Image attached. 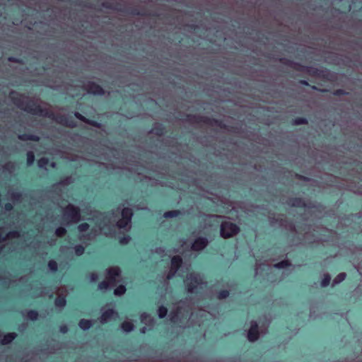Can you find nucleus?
<instances>
[{
  "label": "nucleus",
  "instance_id": "nucleus-10",
  "mask_svg": "<svg viewBox=\"0 0 362 362\" xmlns=\"http://www.w3.org/2000/svg\"><path fill=\"white\" fill-rule=\"evenodd\" d=\"M279 62L281 64H285L297 71H304V70H305V66H303L297 62H293L288 59L281 58V59H279Z\"/></svg>",
  "mask_w": 362,
  "mask_h": 362
},
{
  "label": "nucleus",
  "instance_id": "nucleus-55",
  "mask_svg": "<svg viewBox=\"0 0 362 362\" xmlns=\"http://www.w3.org/2000/svg\"><path fill=\"white\" fill-rule=\"evenodd\" d=\"M4 208L6 211H11L13 209V205L11 203H7L5 204Z\"/></svg>",
  "mask_w": 362,
  "mask_h": 362
},
{
  "label": "nucleus",
  "instance_id": "nucleus-18",
  "mask_svg": "<svg viewBox=\"0 0 362 362\" xmlns=\"http://www.w3.org/2000/svg\"><path fill=\"white\" fill-rule=\"evenodd\" d=\"M16 337L17 334L15 332H11L6 334H3L1 345H7L10 344Z\"/></svg>",
  "mask_w": 362,
  "mask_h": 362
},
{
  "label": "nucleus",
  "instance_id": "nucleus-22",
  "mask_svg": "<svg viewBox=\"0 0 362 362\" xmlns=\"http://www.w3.org/2000/svg\"><path fill=\"white\" fill-rule=\"evenodd\" d=\"M11 199L13 202H21L23 199V195L21 192H9Z\"/></svg>",
  "mask_w": 362,
  "mask_h": 362
},
{
  "label": "nucleus",
  "instance_id": "nucleus-52",
  "mask_svg": "<svg viewBox=\"0 0 362 362\" xmlns=\"http://www.w3.org/2000/svg\"><path fill=\"white\" fill-rule=\"evenodd\" d=\"M130 240V237H124L123 238H122L120 240H119V243L121 244H127L129 243V241Z\"/></svg>",
  "mask_w": 362,
  "mask_h": 362
},
{
  "label": "nucleus",
  "instance_id": "nucleus-51",
  "mask_svg": "<svg viewBox=\"0 0 362 362\" xmlns=\"http://www.w3.org/2000/svg\"><path fill=\"white\" fill-rule=\"evenodd\" d=\"M90 279L91 281L94 282L98 280V276L96 273H91Z\"/></svg>",
  "mask_w": 362,
  "mask_h": 362
},
{
  "label": "nucleus",
  "instance_id": "nucleus-63",
  "mask_svg": "<svg viewBox=\"0 0 362 362\" xmlns=\"http://www.w3.org/2000/svg\"><path fill=\"white\" fill-rule=\"evenodd\" d=\"M320 91L321 92H326L327 91L326 89H319Z\"/></svg>",
  "mask_w": 362,
  "mask_h": 362
},
{
  "label": "nucleus",
  "instance_id": "nucleus-45",
  "mask_svg": "<svg viewBox=\"0 0 362 362\" xmlns=\"http://www.w3.org/2000/svg\"><path fill=\"white\" fill-rule=\"evenodd\" d=\"M48 267L52 271L55 272L57 270V264L53 260L49 262Z\"/></svg>",
  "mask_w": 362,
  "mask_h": 362
},
{
  "label": "nucleus",
  "instance_id": "nucleus-29",
  "mask_svg": "<svg viewBox=\"0 0 362 362\" xmlns=\"http://www.w3.org/2000/svg\"><path fill=\"white\" fill-rule=\"evenodd\" d=\"M131 221L126 219V218H121L119 219L117 223V226L119 228H125L128 224L130 223Z\"/></svg>",
  "mask_w": 362,
  "mask_h": 362
},
{
  "label": "nucleus",
  "instance_id": "nucleus-38",
  "mask_svg": "<svg viewBox=\"0 0 362 362\" xmlns=\"http://www.w3.org/2000/svg\"><path fill=\"white\" fill-rule=\"evenodd\" d=\"M38 313L36 311L30 310L28 313V317L31 320H35L37 319Z\"/></svg>",
  "mask_w": 362,
  "mask_h": 362
},
{
  "label": "nucleus",
  "instance_id": "nucleus-48",
  "mask_svg": "<svg viewBox=\"0 0 362 362\" xmlns=\"http://www.w3.org/2000/svg\"><path fill=\"white\" fill-rule=\"evenodd\" d=\"M86 124H88L90 125H92L93 127H95L97 128H100L101 127V124L95 121H93V120H90L88 119V120L86 121Z\"/></svg>",
  "mask_w": 362,
  "mask_h": 362
},
{
  "label": "nucleus",
  "instance_id": "nucleus-50",
  "mask_svg": "<svg viewBox=\"0 0 362 362\" xmlns=\"http://www.w3.org/2000/svg\"><path fill=\"white\" fill-rule=\"evenodd\" d=\"M176 272H177V271L173 270V269H172V268H170V269L167 275V279H171L173 276H174V275L175 274Z\"/></svg>",
  "mask_w": 362,
  "mask_h": 362
},
{
  "label": "nucleus",
  "instance_id": "nucleus-7",
  "mask_svg": "<svg viewBox=\"0 0 362 362\" xmlns=\"http://www.w3.org/2000/svg\"><path fill=\"white\" fill-rule=\"evenodd\" d=\"M107 273L106 279L111 286H114L121 281V270L119 267H110L107 269Z\"/></svg>",
  "mask_w": 362,
  "mask_h": 362
},
{
  "label": "nucleus",
  "instance_id": "nucleus-17",
  "mask_svg": "<svg viewBox=\"0 0 362 362\" xmlns=\"http://www.w3.org/2000/svg\"><path fill=\"white\" fill-rule=\"evenodd\" d=\"M114 314L115 311L112 309L105 310L100 316V322L103 324L107 322L112 317Z\"/></svg>",
  "mask_w": 362,
  "mask_h": 362
},
{
  "label": "nucleus",
  "instance_id": "nucleus-62",
  "mask_svg": "<svg viewBox=\"0 0 362 362\" xmlns=\"http://www.w3.org/2000/svg\"><path fill=\"white\" fill-rule=\"evenodd\" d=\"M312 89L313 90H319L315 86H312Z\"/></svg>",
  "mask_w": 362,
  "mask_h": 362
},
{
  "label": "nucleus",
  "instance_id": "nucleus-31",
  "mask_svg": "<svg viewBox=\"0 0 362 362\" xmlns=\"http://www.w3.org/2000/svg\"><path fill=\"white\" fill-rule=\"evenodd\" d=\"M35 160V155L33 151H28L27 153V165L28 166H30L33 164V162Z\"/></svg>",
  "mask_w": 362,
  "mask_h": 362
},
{
  "label": "nucleus",
  "instance_id": "nucleus-39",
  "mask_svg": "<svg viewBox=\"0 0 362 362\" xmlns=\"http://www.w3.org/2000/svg\"><path fill=\"white\" fill-rule=\"evenodd\" d=\"M308 120L305 118H297L293 121V124L295 125H300V124H307Z\"/></svg>",
  "mask_w": 362,
  "mask_h": 362
},
{
  "label": "nucleus",
  "instance_id": "nucleus-14",
  "mask_svg": "<svg viewBox=\"0 0 362 362\" xmlns=\"http://www.w3.org/2000/svg\"><path fill=\"white\" fill-rule=\"evenodd\" d=\"M204 124H208L211 127H219L220 128H223L227 130H230L229 128L223 124L221 122L216 120L215 119H211L209 117H205Z\"/></svg>",
  "mask_w": 362,
  "mask_h": 362
},
{
  "label": "nucleus",
  "instance_id": "nucleus-4",
  "mask_svg": "<svg viewBox=\"0 0 362 362\" xmlns=\"http://www.w3.org/2000/svg\"><path fill=\"white\" fill-rule=\"evenodd\" d=\"M240 232L239 227L228 221L222 222L221 224L220 234L225 239L232 238Z\"/></svg>",
  "mask_w": 362,
  "mask_h": 362
},
{
  "label": "nucleus",
  "instance_id": "nucleus-21",
  "mask_svg": "<svg viewBox=\"0 0 362 362\" xmlns=\"http://www.w3.org/2000/svg\"><path fill=\"white\" fill-rule=\"evenodd\" d=\"M18 138L21 141H38L40 140V137L35 135L32 134H20L18 136Z\"/></svg>",
  "mask_w": 362,
  "mask_h": 362
},
{
  "label": "nucleus",
  "instance_id": "nucleus-40",
  "mask_svg": "<svg viewBox=\"0 0 362 362\" xmlns=\"http://www.w3.org/2000/svg\"><path fill=\"white\" fill-rule=\"evenodd\" d=\"M84 250H85L84 247L82 245H76L74 247L75 253L78 256H80L82 254H83Z\"/></svg>",
  "mask_w": 362,
  "mask_h": 362
},
{
  "label": "nucleus",
  "instance_id": "nucleus-26",
  "mask_svg": "<svg viewBox=\"0 0 362 362\" xmlns=\"http://www.w3.org/2000/svg\"><path fill=\"white\" fill-rule=\"evenodd\" d=\"M181 214V211L179 210L168 211L164 213L163 216L166 218L176 217Z\"/></svg>",
  "mask_w": 362,
  "mask_h": 362
},
{
  "label": "nucleus",
  "instance_id": "nucleus-61",
  "mask_svg": "<svg viewBox=\"0 0 362 362\" xmlns=\"http://www.w3.org/2000/svg\"><path fill=\"white\" fill-rule=\"evenodd\" d=\"M146 327H143V328L141 329V332L142 333H145V332H146Z\"/></svg>",
  "mask_w": 362,
  "mask_h": 362
},
{
  "label": "nucleus",
  "instance_id": "nucleus-8",
  "mask_svg": "<svg viewBox=\"0 0 362 362\" xmlns=\"http://www.w3.org/2000/svg\"><path fill=\"white\" fill-rule=\"evenodd\" d=\"M259 338L258 325L257 322L252 321L250 328L247 332V339L250 341L254 342Z\"/></svg>",
  "mask_w": 362,
  "mask_h": 362
},
{
  "label": "nucleus",
  "instance_id": "nucleus-59",
  "mask_svg": "<svg viewBox=\"0 0 362 362\" xmlns=\"http://www.w3.org/2000/svg\"><path fill=\"white\" fill-rule=\"evenodd\" d=\"M50 165H51L52 168H54L56 167L57 164H56L55 162H52V163H51Z\"/></svg>",
  "mask_w": 362,
  "mask_h": 362
},
{
  "label": "nucleus",
  "instance_id": "nucleus-35",
  "mask_svg": "<svg viewBox=\"0 0 362 362\" xmlns=\"http://www.w3.org/2000/svg\"><path fill=\"white\" fill-rule=\"evenodd\" d=\"M158 316L160 318H163L166 316L168 310L164 306H160L158 310Z\"/></svg>",
  "mask_w": 362,
  "mask_h": 362
},
{
  "label": "nucleus",
  "instance_id": "nucleus-24",
  "mask_svg": "<svg viewBox=\"0 0 362 362\" xmlns=\"http://www.w3.org/2000/svg\"><path fill=\"white\" fill-rule=\"evenodd\" d=\"M78 325L82 329L86 330L91 327L92 323L90 320L82 319L79 321Z\"/></svg>",
  "mask_w": 362,
  "mask_h": 362
},
{
  "label": "nucleus",
  "instance_id": "nucleus-53",
  "mask_svg": "<svg viewBox=\"0 0 362 362\" xmlns=\"http://www.w3.org/2000/svg\"><path fill=\"white\" fill-rule=\"evenodd\" d=\"M346 92L342 89H338L334 92V95H344Z\"/></svg>",
  "mask_w": 362,
  "mask_h": 362
},
{
  "label": "nucleus",
  "instance_id": "nucleus-25",
  "mask_svg": "<svg viewBox=\"0 0 362 362\" xmlns=\"http://www.w3.org/2000/svg\"><path fill=\"white\" fill-rule=\"evenodd\" d=\"M4 170L13 173L16 170V164L13 162H8L3 166Z\"/></svg>",
  "mask_w": 362,
  "mask_h": 362
},
{
  "label": "nucleus",
  "instance_id": "nucleus-33",
  "mask_svg": "<svg viewBox=\"0 0 362 362\" xmlns=\"http://www.w3.org/2000/svg\"><path fill=\"white\" fill-rule=\"evenodd\" d=\"M49 159L47 158H42L37 161V165L40 168H45V166L48 164Z\"/></svg>",
  "mask_w": 362,
  "mask_h": 362
},
{
  "label": "nucleus",
  "instance_id": "nucleus-16",
  "mask_svg": "<svg viewBox=\"0 0 362 362\" xmlns=\"http://www.w3.org/2000/svg\"><path fill=\"white\" fill-rule=\"evenodd\" d=\"M50 119L52 120H55L57 122H58L61 124L66 125L69 127H75V125L74 124V122H69L66 117L64 115H60V116H57V117L54 115V118H50Z\"/></svg>",
  "mask_w": 362,
  "mask_h": 362
},
{
  "label": "nucleus",
  "instance_id": "nucleus-56",
  "mask_svg": "<svg viewBox=\"0 0 362 362\" xmlns=\"http://www.w3.org/2000/svg\"><path fill=\"white\" fill-rule=\"evenodd\" d=\"M8 61H10V62H18V63H21V60L17 59H16V58H14V57H9V58H8Z\"/></svg>",
  "mask_w": 362,
  "mask_h": 362
},
{
  "label": "nucleus",
  "instance_id": "nucleus-58",
  "mask_svg": "<svg viewBox=\"0 0 362 362\" xmlns=\"http://www.w3.org/2000/svg\"><path fill=\"white\" fill-rule=\"evenodd\" d=\"M299 83H300V84L305 85V86H308V85H309V84H308V81H306L305 80H300V81H299Z\"/></svg>",
  "mask_w": 362,
  "mask_h": 362
},
{
  "label": "nucleus",
  "instance_id": "nucleus-64",
  "mask_svg": "<svg viewBox=\"0 0 362 362\" xmlns=\"http://www.w3.org/2000/svg\"><path fill=\"white\" fill-rule=\"evenodd\" d=\"M255 274H256V275L257 274V268H256Z\"/></svg>",
  "mask_w": 362,
  "mask_h": 362
},
{
  "label": "nucleus",
  "instance_id": "nucleus-47",
  "mask_svg": "<svg viewBox=\"0 0 362 362\" xmlns=\"http://www.w3.org/2000/svg\"><path fill=\"white\" fill-rule=\"evenodd\" d=\"M74 115H75V117H76L77 119H80L81 121H82V122H83L86 123V121L88 120V119H86L85 117H83V116L82 115H81L79 112H74Z\"/></svg>",
  "mask_w": 362,
  "mask_h": 362
},
{
  "label": "nucleus",
  "instance_id": "nucleus-34",
  "mask_svg": "<svg viewBox=\"0 0 362 362\" xmlns=\"http://www.w3.org/2000/svg\"><path fill=\"white\" fill-rule=\"evenodd\" d=\"M66 233V230L63 227H59L56 229L55 234L57 237L62 238Z\"/></svg>",
  "mask_w": 362,
  "mask_h": 362
},
{
  "label": "nucleus",
  "instance_id": "nucleus-9",
  "mask_svg": "<svg viewBox=\"0 0 362 362\" xmlns=\"http://www.w3.org/2000/svg\"><path fill=\"white\" fill-rule=\"evenodd\" d=\"M269 223L271 225H274L276 223H279L280 226H284L286 228H289L291 230H295V226L293 223L288 222L286 219L283 218H275L273 216H269Z\"/></svg>",
  "mask_w": 362,
  "mask_h": 362
},
{
  "label": "nucleus",
  "instance_id": "nucleus-1",
  "mask_svg": "<svg viewBox=\"0 0 362 362\" xmlns=\"http://www.w3.org/2000/svg\"><path fill=\"white\" fill-rule=\"evenodd\" d=\"M50 107L51 105L49 103L40 98L30 97L25 112L32 115L54 118V114L49 110Z\"/></svg>",
  "mask_w": 362,
  "mask_h": 362
},
{
  "label": "nucleus",
  "instance_id": "nucleus-57",
  "mask_svg": "<svg viewBox=\"0 0 362 362\" xmlns=\"http://www.w3.org/2000/svg\"><path fill=\"white\" fill-rule=\"evenodd\" d=\"M60 331L62 333H66L68 331V328L66 326H62V327H60Z\"/></svg>",
  "mask_w": 362,
  "mask_h": 362
},
{
  "label": "nucleus",
  "instance_id": "nucleus-43",
  "mask_svg": "<svg viewBox=\"0 0 362 362\" xmlns=\"http://www.w3.org/2000/svg\"><path fill=\"white\" fill-rule=\"evenodd\" d=\"M330 281V276L329 274H325L324 279H322L321 282V286L325 287L327 286Z\"/></svg>",
  "mask_w": 362,
  "mask_h": 362
},
{
  "label": "nucleus",
  "instance_id": "nucleus-28",
  "mask_svg": "<svg viewBox=\"0 0 362 362\" xmlns=\"http://www.w3.org/2000/svg\"><path fill=\"white\" fill-rule=\"evenodd\" d=\"M126 292V288L123 285L119 286L117 288H116L114 291V294L117 296H121L124 295Z\"/></svg>",
  "mask_w": 362,
  "mask_h": 362
},
{
  "label": "nucleus",
  "instance_id": "nucleus-41",
  "mask_svg": "<svg viewBox=\"0 0 362 362\" xmlns=\"http://www.w3.org/2000/svg\"><path fill=\"white\" fill-rule=\"evenodd\" d=\"M72 182H73L72 177H67L65 179L61 180L59 182V185L65 186V185H68L71 184Z\"/></svg>",
  "mask_w": 362,
  "mask_h": 362
},
{
  "label": "nucleus",
  "instance_id": "nucleus-36",
  "mask_svg": "<svg viewBox=\"0 0 362 362\" xmlns=\"http://www.w3.org/2000/svg\"><path fill=\"white\" fill-rule=\"evenodd\" d=\"M111 286L110 283L107 281H103L98 284V288L100 290H107L109 286Z\"/></svg>",
  "mask_w": 362,
  "mask_h": 362
},
{
  "label": "nucleus",
  "instance_id": "nucleus-54",
  "mask_svg": "<svg viewBox=\"0 0 362 362\" xmlns=\"http://www.w3.org/2000/svg\"><path fill=\"white\" fill-rule=\"evenodd\" d=\"M198 27L197 25H186L185 29L187 30H195Z\"/></svg>",
  "mask_w": 362,
  "mask_h": 362
},
{
  "label": "nucleus",
  "instance_id": "nucleus-3",
  "mask_svg": "<svg viewBox=\"0 0 362 362\" xmlns=\"http://www.w3.org/2000/svg\"><path fill=\"white\" fill-rule=\"evenodd\" d=\"M63 218L67 224L78 223L81 220L80 209L73 204H69L64 209Z\"/></svg>",
  "mask_w": 362,
  "mask_h": 362
},
{
  "label": "nucleus",
  "instance_id": "nucleus-32",
  "mask_svg": "<svg viewBox=\"0 0 362 362\" xmlns=\"http://www.w3.org/2000/svg\"><path fill=\"white\" fill-rule=\"evenodd\" d=\"M151 132L156 134V135H158V136H161L164 133V131H163V128L159 125V126H157L156 127H154L151 131Z\"/></svg>",
  "mask_w": 362,
  "mask_h": 362
},
{
  "label": "nucleus",
  "instance_id": "nucleus-15",
  "mask_svg": "<svg viewBox=\"0 0 362 362\" xmlns=\"http://www.w3.org/2000/svg\"><path fill=\"white\" fill-rule=\"evenodd\" d=\"M287 204L291 207L307 206V204L301 198H291L287 201Z\"/></svg>",
  "mask_w": 362,
  "mask_h": 362
},
{
  "label": "nucleus",
  "instance_id": "nucleus-46",
  "mask_svg": "<svg viewBox=\"0 0 362 362\" xmlns=\"http://www.w3.org/2000/svg\"><path fill=\"white\" fill-rule=\"evenodd\" d=\"M103 6L107 8H112V9H118V10L119 9L113 3H111V2L103 3Z\"/></svg>",
  "mask_w": 362,
  "mask_h": 362
},
{
  "label": "nucleus",
  "instance_id": "nucleus-2",
  "mask_svg": "<svg viewBox=\"0 0 362 362\" xmlns=\"http://www.w3.org/2000/svg\"><path fill=\"white\" fill-rule=\"evenodd\" d=\"M303 72L308 73L310 76L321 78L327 81H335L337 80V74L332 73L326 69H319L312 66H305Z\"/></svg>",
  "mask_w": 362,
  "mask_h": 362
},
{
  "label": "nucleus",
  "instance_id": "nucleus-5",
  "mask_svg": "<svg viewBox=\"0 0 362 362\" xmlns=\"http://www.w3.org/2000/svg\"><path fill=\"white\" fill-rule=\"evenodd\" d=\"M203 284L200 275L196 273H190L186 276L185 284L188 293L194 292L195 289Z\"/></svg>",
  "mask_w": 362,
  "mask_h": 362
},
{
  "label": "nucleus",
  "instance_id": "nucleus-27",
  "mask_svg": "<svg viewBox=\"0 0 362 362\" xmlns=\"http://www.w3.org/2000/svg\"><path fill=\"white\" fill-rule=\"evenodd\" d=\"M122 329L126 332H129L134 329V325L129 322H124L121 325Z\"/></svg>",
  "mask_w": 362,
  "mask_h": 362
},
{
  "label": "nucleus",
  "instance_id": "nucleus-12",
  "mask_svg": "<svg viewBox=\"0 0 362 362\" xmlns=\"http://www.w3.org/2000/svg\"><path fill=\"white\" fill-rule=\"evenodd\" d=\"M87 88L88 92L93 95H103L105 93L103 88L95 83L88 84Z\"/></svg>",
  "mask_w": 362,
  "mask_h": 362
},
{
  "label": "nucleus",
  "instance_id": "nucleus-11",
  "mask_svg": "<svg viewBox=\"0 0 362 362\" xmlns=\"http://www.w3.org/2000/svg\"><path fill=\"white\" fill-rule=\"evenodd\" d=\"M208 244V240L204 238H197L192 245V249L195 251L203 250Z\"/></svg>",
  "mask_w": 362,
  "mask_h": 362
},
{
  "label": "nucleus",
  "instance_id": "nucleus-13",
  "mask_svg": "<svg viewBox=\"0 0 362 362\" xmlns=\"http://www.w3.org/2000/svg\"><path fill=\"white\" fill-rule=\"evenodd\" d=\"M191 124H201L204 123L205 117L200 115H188L186 116V119H184Z\"/></svg>",
  "mask_w": 362,
  "mask_h": 362
},
{
  "label": "nucleus",
  "instance_id": "nucleus-60",
  "mask_svg": "<svg viewBox=\"0 0 362 362\" xmlns=\"http://www.w3.org/2000/svg\"><path fill=\"white\" fill-rule=\"evenodd\" d=\"M2 339H3V333H1L0 332V344L1 345V341H2Z\"/></svg>",
  "mask_w": 362,
  "mask_h": 362
},
{
  "label": "nucleus",
  "instance_id": "nucleus-44",
  "mask_svg": "<svg viewBox=\"0 0 362 362\" xmlns=\"http://www.w3.org/2000/svg\"><path fill=\"white\" fill-rule=\"evenodd\" d=\"M89 227L90 226L88 223H83L78 226V229L80 232H85L88 230Z\"/></svg>",
  "mask_w": 362,
  "mask_h": 362
},
{
  "label": "nucleus",
  "instance_id": "nucleus-42",
  "mask_svg": "<svg viewBox=\"0 0 362 362\" xmlns=\"http://www.w3.org/2000/svg\"><path fill=\"white\" fill-rule=\"evenodd\" d=\"M228 296H229V292L227 290H223L218 293V298L219 300L225 299Z\"/></svg>",
  "mask_w": 362,
  "mask_h": 362
},
{
  "label": "nucleus",
  "instance_id": "nucleus-37",
  "mask_svg": "<svg viewBox=\"0 0 362 362\" xmlns=\"http://www.w3.org/2000/svg\"><path fill=\"white\" fill-rule=\"evenodd\" d=\"M345 276H346V274L345 273H341L339 274L333 281V284H337L338 283H340L341 281H342L344 279H345Z\"/></svg>",
  "mask_w": 362,
  "mask_h": 362
},
{
  "label": "nucleus",
  "instance_id": "nucleus-23",
  "mask_svg": "<svg viewBox=\"0 0 362 362\" xmlns=\"http://www.w3.org/2000/svg\"><path fill=\"white\" fill-rule=\"evenodd\" d=\"M132 215L133 211L129 208H124L122 211V216L123 218H126L131 221Z\"/></svg>",
  "mask_w": 362,
  "mask_h": 362
},
{
  "label": "nucleus",
  "instance_id": "nucleus-49",
  "mask_svg": "<svg viewBox=\"0 0 362 362\" xmlns=\"http://www.w3.org/2000/svg\"><path fill=\"white\" fill-rule=\"evenodd\" d=\"M296 177L301 180H303V181H311L312 180L309 177H305L303 175H298L296 174Z\"/></svg>",
  "mask_w": 362,
  "mask_h": 362
},
{
  "label": "nucleus",
  "instance_id": "nucleus-19",
  "mask_svg": "<svg viewBox=\"0 0 362 362\" xmlns=\"http://www.w3.org/2000/svg\"><path fill=\"white\" fill-rule=\"evenodd\" d=\"M182 258L180 256H174L171 259V267L172 269L177 272L182 264Z\"/></svg>",
  "mask_w": 362,
  "mask_h": 362
},
{
  "label": "nucleus",
  "instance_id": "nucleus-20",
  "mask_svg": "<svg viewBox=\"0 0 362 362\" xmlns=\"http://www.w3.org/2000/svg\"><path fill=\"white\" fill-rule=\"evenodd\" d=\"M66 303V300L65 299V297L63 296L62 294H58L57 298L54 300V305L57 308H59L60 309H62Z\"/></svg>",
  "mask_w": 362,
  "mask_h": 362
},
{
  "label": "nucleus",
  "instance_id": "nucleus-6",
  "mask_svg": "<svg viewBox=\"0 0 362 362\" xmlns=\"http://www.w3.org/2000/svg\"><path fill=\"white\" fill-rule=\"evenodd\" d=\"M13 105L24 112H26L27 106L30 97L20 94L15 91H11L9 95Z\"/></svg>",
  "mask_w": 362,
  "mask_h": 362
},
{
  "label": "nucleus",
  "instance_id": "nucleus-30",
  "mask_svg": "<svg viewBox=\"0 0 362 362\" xmlns=\"http://www.w3.org/2000/svg\"><path fill=\"white\" fill-rule=\"evenodd\" d=\"M291 266V262L288 260H283L279 263H276L274 265L275 268L281 269Z\"/></svg>",
  "mask_w": 362,
  "mask_h": 362
}]
</instances>
